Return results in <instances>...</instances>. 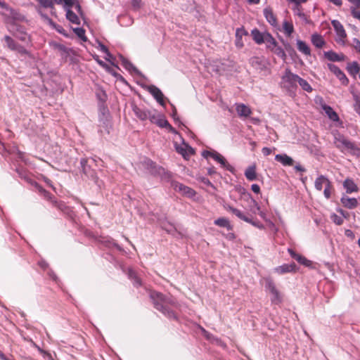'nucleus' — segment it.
I'll use <instances>...</instances> for the list:
<instances>
[{"mask_svg": "<svg viewBox=\"0 0 360 360\" xmlns=\"http://www.w3.org/2000/svg\"><path fill=\"white\" fill-rule=\"evenodd\" d=\"M356 103L354 105L355 110L360 114V98L358 96L355 97Z\"/></svg>", "mask_w": 360, "mask_h": 360, "instance_id": "obj_50", "label": "nucleus"}, {"mask_svg": "<svg viewBox=\"0 0 360 360\" xmlns=\"http://www.w3.org/2000/svg\"><path fill=\"white\" fill-rule=\"evenodd\" d=\"M262 152L264 155L267 156L271 153L272 150L270 148L264 147L262 150Z\"/></svg>", "mask_w": 360, "mask_h": 360, "instance_id": "obj_53", "label": "nucleus"}, {"mask_svg": "<svg viewBox=\"0 0 360 360\" xmlns=\"http://www.w3.org/2000/svg\"><path fill=\"white\" fill-rule=\"evenodd\" d=\"M128 274H129V278L134 281V285L135 286H139V285H141V282L140 279L138 278L136 273L133 270L129 269Z\"/></svg>", "mask_w": 360, "mask_h": 360, "instance_id": "obj_39", "label": "nucleus"}, {"mask_svg": "<svg viewBox=\"0 0 360 360\" xmlns=\"http://www.w3.org/2000/svg\"><path fill=\"white\" fill-rule=\"evenodd\" d=\"M271 52H273L274 54H276L277 56L280 57L283 60H285L286 58V53L285 51L278 44L272 50Z\"/></svg>", "mask_w": 360, "mask_h": 360, "instance_id": "obj_35", "label": "nucleus"}, {"mask_svg": "<svg viewBox=\"0 0 360 360\" xmlns=\"http://www.w3.org/2000/svg\"><path fill=\"white\" fill-rule=\"evenodd\" d=\"M162 115L158 112L155 110H150L148 120H149L152 123L157 124L160 117Z\"/></svg>", "mask_w": 360, "mask_h": 360, "instance_id": "obj_36", "label": "nucleus"}, {"mask_svg": "<svg viewBox=\"0 0 360 360\" xmlns=\"http://www.w3.org/2000/svg\"><path fill=\"white\" fill-rule=\"evenodd\" d=\"M72 8H75V6H68L67 8H64L66 11V18L71 23L79 25H80V18L71 10Z\"/></svg>", "mask_w": 360, "mask_h": 360, "instance_id": "obj_16", "label": "nucleus"}, {"mask_svg": "<svg viewBox=\"0 0 360 360\" xmlns=\"http://www.w3.org/2000/svg\"><path fill=\"white\" fill-rule=\"evenodd\" d=\"M331 24L336 32L338 42H344L345 39L347 37L346 32L341 22L337 20H333Z\"/></svg>", "mask_w": 360, "mask_h": 360, "instance_id": "obj_7", "label": "nucleus"}, {"mask_svg": "<svg viewBox=\"0 0 360 360\" xmlns=\"http://www.w3.org/2000/svg\"><path fill=\"white\" fill-rule=\"evenodd\" d=\"M235 105L236 111L240 117L247 118L251 115L252 110L248 105L243 103H236Z\"/></svg>", "mask_w": 360, "mask_h": 360, "instance_id": "obj_14", "label": "nucleus"}, {"mask_svg": "<svg viewBox=\"0 0 360 360\" xmlns=\"http://www.w3.org/2000/svg\"><path fill=\"white\" fill-rule=\"evenodd\" d=\"M251 189L255 193H259L260 192V187L257 184H252L251 186Z\"/></svg>", "mask_w": 360, "mask_h": 360, "instance_id": "obj_54", "label": "nucleus"}, {"mask_svg": "<svg viewBox=\"0 0 360 360\" xmlns=\"http://www.w3.org/2000/svg\"><path fill=\"white\" fill-rule=\"evenodd\" d=\"M295 169L297 170V171H299V172H304V169L300 165H296L295 167Z\"/></svg>", "mask_w": 360, "mask_h": 360, "instance_id": "obj_63", "label": "nucleus"}, {"mask_svg": "<svg viewBox=\"0 0 360 360\" xmlns=\"http://www.w3.org/2000/svg\"><path fill=\"white\" fill-rule=\"evenodd\" d=\"M325 57L330 61H343L345 60V56L343 54H338L337 53L329 51L324 52Z\"/></svg>", "mask_w": 360, "mask_h": 360, "instance_id": "obj_23", "label": "nucleus"}, {"mask_svg": "<svg viewBox=\"0 0 360 360\" xmlns=\"http://www.w3.org/2000/svg\"><path fill=\"white\" fill-rule=\"evenodd\" d=\"M264 15L271 25L274 27L277 26L276 18L270 8L264 9Z\"/></svg>", "mask_w": 360, "mask_h": 360, "instance_id": "obj_22", "label": "nucleus"}, {"mask_svg": "<svg viewBox=\"0 0 360 360\" xmlns=\"http://www.w3.org/2000/svg\"><path fill=\"white\" fill-rule=\"evenodd\" d=\"M157 125L161 128H165L167 126L169 125L168 121L165 118L164 115H162V116L160 117Z\"/></svg>", "mask_w": 360, "mask_h": 360, "instance_id": "obj_44", "label": "nucleus"}, {"mask_svg": "<svg viewBox=\"0 0 360 360\" xmlns=\"http://www.w3.org/2000/svg\"><path fill=\"white\" fill-rule=\"evenodd\" d=\"M320 101L321 103V108L325 112L326 115L334 122L339 121V117L338 114L333 110V108L324 103L321 98H320Z\"/></svg>", "mask_w": 360, "mask_h": 360, "instance_id": "obj_15", "label": "nucleus"}, {"mask_svg": "<svg viewBox=\"0 0 360 360\" xmlns=\"http://www.w3.org/2000/svg\"><path fill=\"white\" fill-rule=\"evenodd\" d=\"M288 252H289L290 255L295 260H297L300 264L305 266H310L311 265V262L310 260L307 259L306 257L301 255L297 254L292 249L289 248Z\"/></svg>", "mask_w": 360, "mask_h": 360, "instance_id": "obj_18", "label": "nucleus"}, {"mask_svg": "<svg viewBox=\"0 0 360 360\" xmlns=\"http://www.w3.org/2000/svg\"><path fill=\"white\" fill-rule=\"evenodd\" d=\"M331 192H332V185H331L330 181H329L328 185H326V186H325L324 191H323L324 196L327 199L330 198V197L331 195Z\"/></svg>", "mask_w": 360, "mask_h": 360, "instance_id": "obj_43", "label": "nucleus"}, {"mask_svg": "<svg viewBox=\"0 0 360 360\" xmlns=\"http://www.w3.org/2000/svg\"><path fill=\"white\" fill-rule=\"evenodd\" d=\"M51 1L58 5H62L63 8H67L68 6H75L77 13L82 15V8L77 0H52Z\"/></svg>", "mask_w": 360, "mask_h": 360, "instance_id": "obj_10", "label": "nucleus"}, {"mask_svg": "<svg viewBox=\"0 0 360 360\" xmlns=\"http://www.w3.org/2000/svg\"><path fill=\"white\" fill-rule=\"evenodd\" d=\"M275 160L281 162L283 166H292L293 165V160L286 154H277L275 156Z\"/></svg>", "mask_w": 360, "mask_h": 360, "instance_id": "obj_21", "label": "nucleus"}, {"mask_svg": "<svg viewBox=\"0 0 360 360\" xmlns=\"http://www.w3.org/2000/svg\"><path fill=\"white\" fill-rule=\"evenodd\" d=\"M248 35V32L243 27L237 28L236 30V46L240 49L243 47L244 44L243 41V37Z\"/></svg>", "mask_w": 360, "mask_h": 360, "instance_id": "obj_17", "label": "nucleus"}, {"mask_svg": "<svg viewBox=\"0 0 360 360\" xmlns=\"http://www.w3.org/2000/svg\"><path fill=\"white\" fill-rule=\"evenodd\" d=\"M169 132L178 135L181 139V136L178 134L177 131L169 123V125L165 127Z\"/></svg>", "mask_w": 360, "mask_h": 360, "instance_id": "obj_51", "label": "nucleus"}, {"mask_svg": "<svg viewBox=\"0 0 360 360\" xmlns=\"http://www.w3.org/2000/svg\"><path fill=\"white\" fill-rule=\"evenodd\" d=\"M297 46L300 52L302 53L306 56H310L311 50L309 46L304 41L302 40H297Z\"/></svg>", "mask_w": 360, "mask_h": 360, "instance_id": "obj_27", "label": "nucleus"}, {"mask_svg": "<svg viewBox=\"0 0 360 360\" xmlns=\"http://www.w3.org/2000/svg\"><path fill=\"white\" fill-rule=\"evenodd\" d=\"M176 116H177L176 110L175 108H174V110H173V113H172V117L174 118V120L175 121L179 120V119H178V117Z\"/></svg>", "mask_w": 360, "mask_h": 360, "instance_id": "obj_62", "label": "nucleus"}, {"mask_svg": "<svg viewBox=\"0 0 360 360\" xmlns=\"http://www.w3.org/2000/svg\"><path fill=\"white\" fill-rule=\"evenodd\" d=\"M94 59L96 60V62L102 67L107 68L108 65L101 60L99 59L98 56H94Z\"/></svg>", "mask_w": 360, "mask_h": 360, "instance_id": "obj_56", "label": "nucleus"}, {"mask_svg": "<svg viewBox=\"0 0 360 360\" xmlns=\"http://www.w3.org/2000/svg\"><path fill=\"white\" fill-rule=\"evenodd\" d=\"M331 219L337 225H341L343 223V219L336 214H333L331 215Z\"/></svg>", "mask_w": 360, "mask_h": 360, "instance_id": "obj_45", "label": "nucleus"}, {"mask_svg": "<svg viewBox=\"0 0 360 360\" xmlns=\"http://www.w3.org/2000/svg\"><path fill=\"white\" fill-rule=\"evenodd\" d=\"M133 110L136 115L137 117H139L141 120H148V117L149 116V114L150 112V110L142 109L137 106H135L133 108Z\"/></svg>", "mask_w": 360, "mask_h": 360, "instance_id": "obj_24", "label": "nucleus"}, {"mask_svg": "<svg viewBox=\"0 0 360 360\" xmlns=\"http://www.w3.org/2000/svg\"><path fill=\"white\" fill-rule=\"evenodd\" d=\"M214 224L220 227H226L228 229H231L229 221L224 217H221L216 219L214 221Z\"/></svg>", "mask_w": 360, "mask_h": 360, "instance_id": "obj_34", "label": "nucleus"}, {"mask_svg": "<svg viewBox=\"0 0 360 360\" xmlns=\"http://www.w3.org/2000/svg\"><path fill=\"white\" fill-rule=\"evenodd\" d=\"M203 155L206 158L210 157L213 158L215 161L219 163L222 167L226 168L227 170L230 172L233 171V167L230 165L226 159L219 153L215 151H205L203 153Z\"/></svg>", "mask_w": 360, "mask_h": 360, "instance_id": "obj_5", "label": "nucleus"}, {"mask_svg": "<svg viewBox=\"0 0 360 360\" xmlns=\"http://www.w3.org/2000/svg\"><path fill=\"white\" fill-rule=\"evenodd\" d=\"M311 42L317 48H321L325 43L322 37L319 34H313L311 36Z\"/></svg>", "mask_w": 360, "mask_h": 360, "instance_id": "obj_32", "label": "nucleus"}, {"mask_svg": "<svg viewBox=\"0 0 360 360\" xmlns=\"http://www.w3.org/2000/svg\"><path fill=\"white\" fill-rule=\"evenodd\" d=\"M300 77L292 73L290 70L286 69L284 75L281 77V84L287 89H291L296 87Z\"/></svg>", "mask_w": 360, "mask_h": 360, "instance_id": "obj_4", "label": "nucleus"}, {"mask_svg": "<svg viewBox=\"0 0 360 360\" xmlns=\"http://www.w3.org/2000/svg\"><path fill=\"white\" fill-rule=\"evenodd\" d=\"M105 59L108 61H111V60L113 58L112 54L109 52V51H108L107 53H105Z\"/></svg>", "mask_w": 360, "mask_h": 360, "instance_id": "obj_59", "label": "nucleus"}, {"mask_svg": "<svg viewBox=\"0 0 360 360\" xmlns=\"http://www.w3.org/2000/svg\"><path fill=\"white\" fill-rule=\"evenodd\" d=\"M340 201L342 204L348 209H354L358 205L357 200L354 198L342 196L340 199Z\"/></svg>", "mask_w": 360, "mask_h": 360, "instance_id": "obj_20", "label": "nucleus"}, {"mask_svg": "<svg viewBox=\"0 0 360 360\" xmlns=\"http://www.w3.org/2000/svg\"><path fill=\"white\" fill-rule=\"evenodd\" d=\"M147 91L154 97V98L161 105L165 106L164 95L161 90L154 85H149L146 86Z\"/></svg>", "mask_w": 360, "mask_h": 360, "instance_id": "obj_9", "label": "nucleus"}, {"mask_svg": "<svg viewBox=\"0 0 360 360\" xmlns=\"http://www.w3.org/2000/svg\"><path fill=\"white\" fill-rule=\"evenodd\" d=\"M150 297L155 309L169 319L176 318L174 313L168 308L169 305L174 304L171 299L166 298L162 293L155 291L150 293Z\"/></svg>", "mask_w": 360, "mask_h": 360, "instance_id": "obj_1", "label": "nucleus"}, {"mask_svg": "<svg viewBox=\"0 0 360 360\" xmlns=\"http://www.w3.org/2000/svg\"><path fill=\"white\" fill-rule=\"evenodd\" d=\"M37 188L39 189V192L43 193L45 198H50V194L46 192L44 189H43L41 186L37 185Z\"/></svg>", "mask_w": 360, "mask_h": 360, "instance_id": "obj_55", "label": "nucleus"}, {"mask_svg": "<svg viewBox=\"0 0 360 360\" xmlns=\"http://www.w3.org/2000/svg\"><path fill=\"white\" fill-rule=\"evenodd\" d=\"M298 84L302 87V89L307 92H311L312 91V87L308 83V82L301 77H300L298 80Z\"/></svg>", "mask_w": 360, "mask_h": 360, "instance_id": "obj_38", "label": "nucleus"}, {"mask_svg": "<svg viewBox=\"0 0 360 360\" xmlns=\"http://www.w3.org/2000/svg\"><path fill=\"white\" fill-rule=\"evenodd\" d=\"M351 4H354L356 8L360 7V0H348Z\"/></svg>", "mask_w": 360, "mask_h": 360, "instance_id": "obj_58", "label": "nucleus"}, {"mask_svg": "<svg viewBox=\"0 0 360 360\" xmlns=\"http://www.w3.org/2000/svg\"><path fill=\"white\" fill-rule=\"evenodd\" d=\"M225 208L226 210L232 212L233 214H235L237 217H238L241 220H243L245 221H249V217L245 216L244 214V213L242 212L240 210H239L236 208H234L233 207L229 206V205L226 206Z\"/></svg>", "mask_w": 360, "mask_h": 360, "instance_id": "obj_25", "label": "nucleus"}, {"mask_svg": "<svg viewBox=\"0 0 360 360\" xmlns=\"http://www.w3.org/2000/svg\"><path fill=\"white\" fill-rule=\"evenodd\" d=\"M250 4H257L259 2V0H247Z\"/></svg>", "mask_w": 360, "mask_h": 360, "instance_id": "obj_64", "label": "nucleus"}, {"mask_svg": "<svg viewBox=\"0 0 360 360\" xmlns=\"http://www.w3.org/2000/svg\"><path fill=\"white\" fill-rule=\"evenodd\" d=\"M15 51H16L18 53H19L21 55H25V54L28 53V52L27 51V50L25 48H23L22 46H19V45H18V46L15 49Z\"/></svg>", "mask_w": 360, "mask_h": 360, "instance_id": "obj_49", "label": "nucleus"}, {"mask_svg": "<svg viewBox=\"0 0 360 360\" xmlns=\"http://www.w3.org/2000/svg\"><path fill=\"white\" fill-rule=\"evenodd\" d=\"M141 0H132V5L136 8L140 7Z\"/></svg>", "mask_w": 360, "mask_h": 360, "instance_id": "obj_60", "label": "nucleus"}, {"mask_svg": "<svg viewBox=\"0 0 360 360\" xmlns=\"http://www.w3.org/2000/svg\"><path fill=\"white\" fill-rule=\"evenodd\" d=\"M264 43L266 44V49L271 51H272V50L278 44L271 34L267 35V38Z\"/></svg>", "mask_w": 360, "mask_h": 360, "instance_id": "obj_31", "label": "nucleus"}, {"mask_svg": "<svg viewBox=\"0 0 360 360\" xmlns=\"http://www.w3.org/2000/svg\"><path fill=\"white\" fill-rule=\"evenodd\" d=\"M288 1L293 2L296 4L304 3L307 1V0H288Z\"/></svg>", "mask_w": 360, "mask_h": 360, "instance_id": "obj_61", "label": "nucleus"}, {"mask_svg": "<svg viewBox=\"0 0 360 360\" xmlns=\"http://www.w3.org/2000/svg\"><path fill=\"white\" fill-rule=\"evenodd\" d=\"M174 147L176 152L181 154L184 158H186L189 155L193 153V149L186 143L184 141L181 144H178L176 142L174 143Z\"/></svg>", "mask_w": 360, "mask_h": 360, "instance_id": "obj_11", "label": "nucleus"}, {"mask_svg": "<svg viewBox=\"0 0 360 360\" xmlns=\"http://www.w3.org/2000/svg\"><path fill=\"white\" fill-rule=\"evenodd\" d=\"M41 16L43 18H44L45 19H46L49 24L58 32H59L60 34L65 36V37H68V34H67L66 31L64 30V28L60 26V25H56V23H54L51 19H49L47 16L43 15V14H41Z\"/></svg>", "mask_w": 360, "mask_h": 360, "instance_id": "obj_30", "label": "nucleus"}, {"mask_svg": "<svg viewBox=\"0 0 360 360\" xmlns=\"http://www.w3.org/2000/svg\"><path fill=\"white\" fill-rule=\"evenodd\" d=\"M247 222L249 223V224H251L252 226H254L255 227H257V228H259L260 229H264V226L260 222L253 221L250 218H249V221H247Z\"/></svg>", "mask_w": 360, "mask_h": 360, "instance_id": "obj_47", "label": "nucleus"}, {"mask_svg": "<svg viewBox=\"0 0 360 360\" xmlns=\"http://www.w3.org/2000/svg\"><path fill=\"white\" fill-rule=\"evenodd\" d=\"M334 144L343 153L360 156V148L339 133L334 134Z\"/></svg>", "mask_w": 360, "mask_h": 360, "instance_id": "obj_2", "label": "nucleus"}, {"mask_svg": "<svg viewBox=\"0 0 360 360\" xmlns=\"http://www.w3.org/2000/svg\"><path fill=\"white\" fill-rule=\"evenodd\" d=\"M296 265L295 263L284 264L274 269V272L282 275L286 273L295 272Z\"/></svg>", "mask_w": 360, "mask_h": 360, "instance_id": "obj_13", "label": "nucleus"}, {"mask_svg": "<svg viewBox=\"0 0 360 360\" xmlns=\"http://www.w3.org/2000/svg\"><path fill=\"white\" fill-rule=\"evenodd\" d=\"M252 202L254 205V207L251 209V211L254 213V214H256V212L257 211H259V216L263 218V219H265V213L262 211H260V207L259 205V204L253 199H252Z\"/></svg>", "mask_w": 360, "mask_h": 360, "instance_id": "obj_40", "label": "nucleus"}, {"mask_svg": "<svg viewBox=\"0 0 360 360\" xmlns=\"http://www.w3.org/2000/svg\"><path fill=\"white\" fill-rule=\"evenodd\" d=\"M269 34L270 33L267 32H262L257 28H255L251 31L252 39L257 44H262L264 43L266 39L267 38V35H269Z\"/></svg>", "mask_w": 360, "mask_h": 360, "instance_id": "obj_12", "label": "nucleus"}, {"mask_svg": "<svg viewBox=\"0 0 360 360\" xmlns=\"http://www.w3.org/2000/svg\"><path fill=\"white\" fill-rule=\"evenodd\" d=\"M169 132L178 135L181 139V136L178 134L177 131L169 123V125L165 127Z\"/></svg>", "mask_w": 360, "mask_h": 360, "instance_id": "obj_52", "label": "nucleus"}, {"mask_svg": "<svg viewBox=\"0 0 360 360\" xmlns=\"http://www.w3.org/2000/svg\"><path fill=\"white\" fill-rule=\"evenodd\" d=\"M250 63L252 65V67H254L256 69L262 70L263 68V63L262 60L259 57H252L250 60Z\"/></svg>", "mask_w": 360, "mask_h": 360, "instance_id": "obj_33", "label": "nucleus"}, {"mask_svg": "<svg viewBox=\"0 0 360 360\" xmlns=\"http://www.w3.org/2000/svg\"><path fill=\"white\" fill-rule=\"evenodd\" d=\"M172 186L176 191L189 198H193L196 194L193 189L179 182H173Z\"/></svg>", "mask_w": 360, "mask_h": 360, "instance_id": "obj_6", "label": "nucleus"}, {"mask_svg": "<svg viewBox=\"0 0 360 360\" xmlns=\"http://www.w3.org/2000/svg\"><path fill=\"white\" fill-rule=\"evenodd\" d=\"M265 289L270 295L273 304H280L283 300V293L277 288L274 281L271 278H265Z\"/></svg>", "mask_w": 360, "mask_h": 360, "instance_id": "obj_3", "label": "nucleus"}, {"mask_svg": "<svg viewBox=\"0 0 360 360\" xmlns=\"http://www.w3.org/2000/svg\"><path fill=\"white\" fill-rule=\"evenodd\" d=\"M342 186L347 193H356L359 190L358 186L355 182L349 178L346 179L343 181Z\"/></svg>", "mask_w": 360, "mask_h": 360, "instance_id": "obj_19", "label": "nucleus"}, {"mask_svg": "<svg viewBox=\"0 0 360 360\" xmlns=\"http://www.w3.org/2000/svg\"><path fill=\"white\" fill-rule=\"evenodd\" d=\"M327 66L343 85H347L348 84L349 80L347 77L338 66L332 63H328Z\"/></svg>", "mask_w": 360, "mask_h": 360, "instance_id": "obj_8", "label": "nucleus"}, {"mask_svg": "<svg viewBox=\"0 0 360 360\" xmlns=\"http://www.w3.org/2000/svg\"><path fill=\"white\" fill-rule=\"evenodd\" d=\"M330 181L324 176H320L318 178H316L315 181V188L318 191H321L323 187L326 186V185H328V182Z\"/></svg>", "mask_w": 360, "mask_h": 360, "instance_id": "obj_29", "label": "nucleus"}, {"mask_svg": "<svg viewBox=\"0 0 360 360\" xmlns=\"http://www.w3.org/2000/svg\"><path fill=\"white\" fill-rule=\"evenodd\" d=\"M74 32L77 34L78 37H79L84 41H86V37L85 36V30L81 27H77L73 29Z\"/></svg>", "mask_w": 360, "mask_h": 360, "instance_id": "obj_41", "label": "nucleus"}, {"mask_svg": "<svg viewBox=\"0 0 360 360\" xmlns=\"http://www.w3.org/2000/svg\"><path fill=\"white\" fill-rule=\"evenodd\" d=\"M245 176L249 181H254L257 179L256 167L255 165L248 167L245 169Z\"/></svg>", "mask_w": 360, "mask_h": 360, "instance_id": "obj_28", "label": "nucleus"}, {"mask_svg": "<svg viewBox=\"0 0 360 360\" xmlns=\"http://www.w3.org/2000/svg\"><path fill=\"white\" fill-rule=\"evenodd\" d=\"M53 47L60 51L68 53V49L63 44L54 43L53 44Z\"/></svg>", "mask_w": 360, "mask_h": 360, "instance_id": "obj_46", "label": "nucleus"}, {"mask_svg": "<svg viewBox=\"0 0 360 360\" xmlns=\"http://www.w3.org/2000/svg\"><path fill=\"white\" fill-rule=\"evenodd\" d=\"M282 31L286 37H290L294 32V27L292 22L288 20H284L282 25Z\"/></svg>", "mask_w": 360, "mask_h": 360, "instance_id": "obj_26", "label": "nucleus"}, {"mask_svg": "<svg viewBox=\"0 0 360 360\" xmlns=\"http://www.w3.org/2000/svg\"><path fill=\"white\" fill-rule=\"evenodd\" d=\"M123 64L124 65V67L128 69L129 70H135L136 68L134 67V65L128 62L127 60H123Z\"/></svg>", "mask_w": 360, "mask_h": 360, "instance_id": "obj_48", "label": "nucleus"}, {"mask_svg": "<svg viewBox=\"0 0 360 360\" xmlns=\"http://www.w3.org/2000/svg\"><path fill=\"white\" fill-rule=\"evenodd\" d=\"M98 49L101 51L103 52L104 53H107L108 51V48L101 43H98Z\"/></svg>", "mask_w": 360, "mask_h": 360, "instance_id": "obj_57", "label": "nucleus"}, {"mask_svg": "<svg viewBox=\"0 0 360 360\" xmlns=\"http://www.w3.org/2000/svg\"><path fill=\"white\" fill-rule=\"evenodd\" d=\"M348 71L353 75L357 74L360 70V66L356 62H352L347 65Z\"/></svg>", "mask_w": 360, "mask_h": 360, "instance_id": "obj_37", "label": "nucleus"}, {"mask_svg": "<svg viewBox=\"0 0 360 360\" xmlns=\"http://www.w3.org/2000/svg\"><path fill=\"white\" fill-rule=\"evenodd\" d=\"M5 41L6 42L7 46L10 49L15 51L18 46V44L8 36L5 37Z\"/></svg>", "mask_w": 360, "mask_h": 360, "instance_id": "obj_42", "label": "nucleus"}]
</instances>
